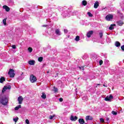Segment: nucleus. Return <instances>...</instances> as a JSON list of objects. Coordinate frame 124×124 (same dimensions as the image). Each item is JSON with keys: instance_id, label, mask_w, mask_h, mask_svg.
Segmentation results:
<instances>
[{"instance_id": "35", "label": "nucleus", "mask_w": 124, "mask_h": 124, "mask_svg": "<svg viewBox=\"0 0 124 124\" xmlns=\"http://www.w3.org/2000/svg\"><path fill=\"white\" fill-rule=\"evenodd\" d=\"M99 63H100V65H101V64H102V63H103V61H102V60L100 61Z\"/></svg>"}, {"instance_id": "26", "label": "nucleus", "mask_w": 124, "mask_h": 124, "mask_svg": "<svg viewBox=\"0 0 124 124\" xmlns=\"http://www.w3.org/2000/svg\"><path fill=\"white\" fill-rule=\"evenodd\" d=\"M55 116H56L55 115H50V116H49V119H50V120H53V119L55 118Z\"/></svg>"}, {"instance_id": "34", "label": "nucleus", "mask_w": 124, "mask_h": 124, "mask_svg": "<svg viewBox=\"0 0 124 124\" xmlns=\"http://www.w3.org/2000/svg\"><path fill=\"white\" fill-rule=\"evenodd\" d=\"M99 36H100V38H101L102 37V36H103V34L102 33H100Z\"/></svg>"}, {"instance_id": "19", "label": "nucleus", "mask_w": 124, "mask_h": 124, "mask_svg": "<svg viewBox=\"0 0 124 124\" xmlns=\"http://www.w3.org/2000/svg\"><path fill=\"white\" fill-rule=\"evenodd\" d=\"M7 18H4V19H3V20H2V23H3V25H4V26H6V19H7Z\"/></svg>"}, {"instance_id": "25", "label": "nucleus", "mask_w": 124, "mask_h": 124, "mask_svg": "<svg viewBox=\"0 0 124 124\" xmlns=\"http://www.w3.org/2000/svg\"><path fill=\"white\" fill-rule=\"evenodd\" d=\"M52 91H53V92H54V93H58V88H57L56 87H54Z\"/></svg>"}, {"instance_id": "11", "label": "nucleus", "mask_w": 124, "mask_h": 124, "mask_svg": "<svg viewBox=\"0 0 124 124\" xmlns=\"http://www.w3.org/2000/svg\"><path fill=\"white\" fill-rule=\"evenodd\" d=\"M99 6V2L98 1H96L94 4V8H97Z\"/></svg>"}, {"instance_id": "6", "label": "nucleus", "mask_w": 124, "mask_h": 124, "mask_svg": "<svg viewBox=\"0 0 124 124\" xmlns=\"http://www.w3.org/2000/svg\"><path fill=\"white\" fill-rule=\"evenodd\" d=\"M111 99H113V96L112 95L108 96L105 98L106 101H111Z\"/></svg>"}, {"instance_id": "29", "label": "nucleus", "mask_w": 124, "mask_h": 124, "mask_svg": "<svg viewBox=\"0 0 124 124\" xmlns=\"http://www.w3.org/2000/svg\"><path fill=\"white\" fill-rule=\"evenodd\" d=\"M28 51L29 52H30V53H31V52H32V48L31 47L28 48Z\"/></svg>"}, {"instance_id": "21", "label": "nucleus", "mask_w": 124, "mask_h": 124, "mask_svg": "<svg viewBox=\"0 0 124 124\" xmlns=\"http://www.w3.org/2000/svg\"><path fill=\"white\" fill-rule=\"evenodd\" d=\"M5 81V78H4L3 77H1L0 79V83H3Z\"/></svg>"}, {"instance_id": "27", "label": "nucleus", "mask_w": 124, "mask_h": 124, "mask_svg": "<svg viewBox=\"0 0 124 124\" xmlns=\"http://www.w3.org/2000/svg\"><path fill=\"white\" fill-rule=\"evenodd\" d=\"M82 5H84V6H86V5H87V1L83 0L82 1Z\"/></svg>"}, {"instance_id": "20", "label": "nucleus", "mask_w": 124, "mask_h": 124, "mask_svg": "<svg viewBox=\"0 0 124 124\" xmlns=\"http://www.w3.org/2000/svg\"><path fill=\"white\" fill-rule=\"evenodd\" d=\"M41 97L43 99H45L46 98V94H45V93H42V95H41Z\"/></svg>"}, {"instance_id": "38", "label": "nucleus", "mask_w": 124, "mask_h": 124, "mask_svg": "<svg viewBox=\"0 0 124 124\" xmlns=\"http://www.w3.org/2000/svg\"><path fill=\"white\" fill-rule=\"evenodd\" d=\"M121 49H122V50H123V51H124V45L121 46Z\"/></svg>"}, {"instance_id": "28", "label": "nucleus", "mask_w": 124, "mask_h": 124, "mask_svg": "<svg viewBox=\"0 0 124 124\" xmlns=\"http://www.w3.org/2000/svg\"><path fill=\"white\" fill-rule=\"evenodd\" d=\"M18 120H19V118L18 117H16V118L13 119V121L15 123H17V122L18 121Z\"/></svg>"}, {"instance_id": "10", "label": "nucleus", "mask_w": 124, "mask_h": 124, "mask_svg": "<svg viewBox=\"0 0 124 124\" xmlns=\"http://www.w3.org/2000/svg\"><path fill=\"white\" fill-rule=\"evenodd\" d=\"M28 63L30 65H34V64H35V61H34V60L29 61L28 62Z\"/></svg>"}, {"instance_id": "37", "label": "nucleus", "mask_w": 124, "mask_h": 124, "mask_svg": "<svg viewBox=\"0 0 124 124\" xmlns=\"http://www.w3.org/2000/svg\"><path fill=\"white\" fill-rule=\"evenodd\" d=\"M63 100V99H62V98H60L59 99V101H60V102H62V101Z\"/></svg>"}, {"instance_id": "9", "label": "nucleus", "mask_w": 124, "mask_h": 124, "mask_svg": "<svg viewBox=\"0 0 124 124\" xmlns=\"http://www.w3.org/2000/svg\"><path fill=\"white\" fill-rule=\"evenodd\" d=\"M93 31H89L87 34V37H91V36H92V35H93Z\"/></svg>"}, {"instance_id": "13", "label": "nucleus", "mask_w": 124, "mask_h": 124, "mask_svg": "<svg viewBox=\"0 0 124 124\" xmlns=\"http://www.w3.org/2000/svg\"><path fill=\"white\" fill-rule=\"evenodd\" d=\"M3 9H5V11L7 12H8V11H9V10H10V8H9L8 7V6H6V5H4L3 6Z\"/></svg>"}, {"instance_id": "39", "label": "nucleus", "mask_w": 124, "mask_h": 124, "mask_svg": "<svg viewBox=\"0 0 124 124\" xmlns=\"http://www.w3.org/2000/svg\"><path fill=\"white\" fill-rule=\"evenodd\" d=\"M67 31H68L67 30H66V29L64 30V32H65V33H67Z\"/></svg>"}, {"instance_id": "22", "label": "nucleus", "mask_w": 124, "mask_h": 124, "mask_svg": "<svg viewBox=\"0 0 124 124\" xmlns=\"http://www.w3.org/2000/svg\"><path fill=\"white\" fill-rule=\"evenodd\" d=\"M21 105H19L17 106H16L15 108V109L17 111L18 110H19V109H20V108H21Z\"/></svg>"}, {"instance_id": "12", "label": "nucleus", "mask_w": 124, "mask_h": 124, "mask_svg": "<svg viewBox=\"0 0 124 124\" xmlns=\"http://www.w3.org/2000/svg\"><path fill=\"white\" fill-rule=\"evenodd\" d=\"M85 119L86 121H92V120H93V117L88 115L86 117Z\"/></svg>"}, {"instance_id": "4", "label": "nucleus", "mask_w": 124, "mask_h": 124, "mask_svg": "<svg viewBox=\"0 0 124 124\" xmlns=\"http://www.w3.org/2000/svg\"><path fill=\"white\" fill-rule=\"evenodd\" d=\"M10 89H11V86L10 85L5 86L2 90V93H3L6 90H10Z\"/></svg>"}, {"instance_id": "23", "label": "nucleus", "mask_w": 124, "mask_h": 124, "mask_svg": "<svg viewBox=\"0 0 124 124\" xmlns=\"http://www.w3.org/2000/svg\"><path fill=\"white\" fill-rule=\"evenodd\" d=\"M75 40L76 41H79V40H80V37L79 36H77L75 39Z\"/></svg>"}, {"instance_id": "43", "label": "nucleus", "mask_w": 124, "mask_h": 124, "mask_svg": "<svg viewBox=\"0 0 124 124\" xmlns=\"http://www.w3.org/2000/svg\"><path fill=\"white\" fill-rule=\"evenodd\" d=\"M97 86H100V84H98Z\"/></svg>"}, {"instance_id": "18", "label": "nucleus", "mask_w": 124, "mask_h": 124, "mask_svg": "<svg viewBox=\"0 0 124 124\" xmlns=\"http://www.w3.org/2000/svg\"><path fill=\"white\" fill-rule=\"evenodd\" d=\"M114 26H116V24H112L110 25V26L109 27V30L110 31H112V30L114 29Z\"/></svg>"}, {"instance_id": "24", "label": "nucleus", "mask_w": 124, "mask_h": 124, "mask_svg": "<svg viewBox=\"0 0 124 124\" xmlns=\"http://www.w3.org/2000/svg\"><path fill=\"white\" fill-rule=\"evenodd\" d=\"M38 62H42V61H43V57H40L38 58Z\"/></svg>"}, {"instance_id": "1", "label": "nucleus", "mask_w": 124, "mask_h": 124, "mask_svg": "<svg viewBox=\"0 0 124 124\" xmlns=\"http://www.w3.org/2000/svg\"><path fill=\"white\" fill-rule=\"evenodd\" d=\"M8 102V98L4 95L0 96V103L2 105H7Z\"/></svg>"}, {"instance_id": "5", "label": "nucleus", "mask_w": 124, "mask_h": 124, "mask_svg": "<svg viewBox=\"0 0 124 124\" xmlns=\"http://www.w3.org/2000/svg\"><path fill=\"white\" fill-rule=\"evenodd\" d=\"M113 15H108L106 16V20H107V21H111V20L113 19Z\"/></svg>"}, {"instance_id": "3", "label": "nucleus", "mask_w": 124, "mask_h": 124, "mask_svg": "<svg viewBox=\"0 0 124 124\" xmlns=\"http://www.w3.org/2000/svg\"><path fill=\"white\" fill-rule=\"evenodd\" d=\"M10 77L13 78L15 76V73H14V70L10 69L8 73Z\"/></svg>"}, {"instance_id": "41", "label": "nucleus", "mask_w": 124, "mask_h": 124, "mask_svg": "<svg viewBox=\"0 0 124 124\" xmlns=\"http://www.w3.org/2000/svg\"><path fill=\"white\" fill-rule=\"evenodd\" d=\"M42 27H47V25H43Z\"/></svg>"}, {"instance_id": "32", "label": "nucleus", "mask_w": 124, "mask_h": 124, "mask_svg": "<svg viewBox=\"0 0 124 124\" xmlns=\"http://www.w3.org/2000/svg\"><path fill=\"white\" fill-rule=\"evenodd\" d=\"M100 121L101 123H104V119H103V118L100 119Z\"/></svg>"}, {"instance_id": "44", "label": "nucleus", "mask_w": 124, "mask_h": 124, "mask_svg": "<svg viewBox=\"0 0 124 124\" xmlns=\"http://www.w3.org/2000/svg\"><path fill=\"white\" fill-rule=\"evenodd\" d=\"M104 87H105V85H104Z\"/></svg>"}, {"instance_id": "16", "label": "nucleus", "mask_w": 124, "mask_h": 124, "mask_svg": "<svg viewBox=\"0 0 124 124\" xmlns=\"http://www.w3.org/2000/svg\"><path fill=\"white\" fill-rule=\"evenodd\" d=\"M115 46L116 47H120V46H121V43H120V42L116 41L115 43Z\"/></svg>"}, {"instance_id": "31", "label": "nucleus", "mask_w": 124, "mask_h": 124, "mask_svg": "<svg viewBox=\"0 0 124 124\" xmlns=\"http://www.w3.org/2000/svg\"><path fill=\"white\" fill-rule=\"evenodd\" d=\"M111 113L112 114V115H118V113L115 112V111H112L111 112Z\"/></svg>"}, {"instance_id": "42", "label": "nucleus", "mask_w": 124, "mask_h": 124, "mask_svg": "<svg viewBox=\"0 0 124 124\" xmlns=\"http://www.w3.org/2000/svg\"><path fill=\"white\" fill-rule=\"evenodd\" d=\"M107 121L108 122V121H109V118H107Z\"/></svg>"}, {"instance_id": "36", "label": "nucleus", "mask_w": 124, "mask_h": 124, "mask_svg": "<svg viewBox=\"0 0 124 124\" xmlns=\"http://www.w3.org/2000/svg\"><path fill=\"white\" fill-rule=\"evenodd\" d=\"M12 47L13 48V49H16V46L13 45L12 46Z\"/></svg>"}, {"instance_id": "7", "label": "nucleus", "mask_w": 124, "mask_h": 124, "mask_svg": "<svg viewBox=\"0 0 124 124\" xmlns=\"http://www.w3.org/2000/svg\"><path fill=\"white\" fill-rule=\"evenodd\" d=\"M23 98L22 96H20L18 97L17 100L18 101V104H22L23 103Z\"/></svg>"}, {"instance_id": "15", "label": "nucleus", "mask_w": 124, "mask_h": 124, "mask_svg": "<svg viewBox=\"0 0 124 124\" xmlns=\"http://www.w3.org/2000/svg\"><path fill=\"white\" fill-rule=\"evenodd\" d=\"M117 25H118V26H122L124 25V22L122 21H118L117 22Z\"/></svg>"}, {"instance_id": "30", "label": "nucleus", "mask_w": 124, "mask_h": 124, "mask_svg": "<svg viewBox=\"0 0 124 124\" xmlns=\"http://www.w3.org/2000/svg\"><path fill=\"white\" fill-rule=\"evenodd\" d=\"M87 14L89 16V17H93V14H92L91 12H88Z\"/></svg>"}, {"instance_id": "33", "label": "nucleus", "mask_w": 124, "mask_h": 124, "mask_svg": "<svg viewBox=\"0 0 124 124\" xmlns=\"http://www.w3.org/2000/svg\"><path fill=\"white\" fill-rule=\"evenodd\" d=\"M26 123L27 124H30V121H29V120L28 119H26Z\"/></svg>"}, {"instance_id": "8", "label": "nucleus", "mask_w": 124, "mask_h": 124, "mask_svg": "<svg viewBox=\"0 0 124 124\" xmlns=\"http://www.w3.org/2000/svg\"><path fill=\"white\" fill-rule=\"evenodd\" d=\"M78 117H77V116H73L71 115L70 117L71 121H73L74 122H75V121L78 120Z\"/></svg>"}, {"instance_id": "40", "label": "nucleus", "mask_w": 124, "mask_h": 124, "mask_svg": "<svg viewBox=\"0 0 124 124\" xmlns=\"http://www.w3.org/2000/svg\"><path fill=\"white\" fill-rule=\"evenodd\" d=\"M79 69H82V70H84V67H79Z\"/></svg>"}, {"instance_id": "17", "label": "nucleus", "mask_w": 124, "mask_h": 124, "mask_svg": "<svg viewBox=\"0 0 124 124\" xmlns=\"http://www.w3.org/2000/svg\"><path fill=\"white\" fill-rule=\"evenodd\" d=\"M78 121H79V124H83L85 123V121H84V119H79L78 120Z\"/></svg>"}, {"instance_id": "14", "label": "nucleus", "mask_w": 124, "mask_h": 124, "mask_svg": "<svg viewBox=\"0 0 124 124\" xmlns=\"http://www.w3.org/2000/svg\"><path fill=\"white\" fill-rule=\"evenodd\" d=\"M55 33L57 34V35H61V34H62V32H61V31H60L59 29L55 30Z\"/></svg>"}, {"instance_id": "2", "label": "nucleus", "mask_w": 124, "mask_h": 124, "mask_svg": "<svg viewBox=\"0 0 124 124\" xmlns=\"http://www.w3.org/2000/svg\"><path fill=\"white\" fill-rule=\"evenodd\" d=\"M30 80L31 83H35V82H36L37 79L36 78V77L34 76V75H31L30 76Z\"/></svg>"}]
</instances>
